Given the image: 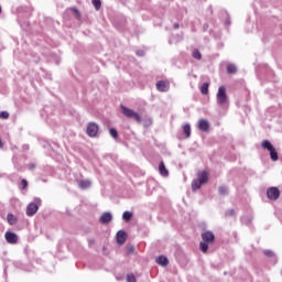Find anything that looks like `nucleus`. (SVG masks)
I'll list each match as a JSON object with an SVG mask.
<instances>
[{"label":"nucleus","mask_w":282,"mask_h":282,"mask_svg":"<svg viewBox=\"0 0 282 282\" xmlns=\"http://www.w3.org/2000/svg\"><path fill=\"white\" fill-rule=\"evenodd\" d=\"M159 173L162 177H169V170L166 169L164 161H161L159 164Z\"/></svg>","instance_id":"obj_13"},{"label":"nucleus","mask_w":282,"mask_h":282,"mask_svg":"<svg viewBox=\"0 0 282 282\" xmlns=\"http://www.w3.org/2000/svg\"><path fill=\"white\" fill-rule=\"evenodd\" d=\"M127 252L128 254H133V252H135V247L133 246L128 247Z\"/></svg>","instance_id":"obj_33"},{"label":"nucleus","mask_w":282,"mask_h":282,"mask_svg":"<svg viewBox=\"0 0 282 282\" xmlns=\"http://www.w3.org/2000/svg\"><path fill=\"white\" fill-rule=\"evenodd\" d=\"M193 58H196V61H202V53L199 52V50L195 48L193 51Z\"/></svg>","instance_id":"obj_24"},{"label":"nucleus","mask_w":282,"mask_h":282,"mask_svg":"<svg viewBox=\"0 0 282 282\" xmlns=\"http://www.w3.org/2000/svg\"><path fill=\"white\" fill-rule=\"evenodd\" d=\"M127 281L128 282H135L137 280H135V275H133V273H129L128 275H127Z\"/></svg>","instance_id":"obj_30"},{"label":"nucleus","mask_w":282,"mask_h":282,"mask_svg":"<svg viewBox=\"0 0 282 282\" xmlns=\"http://www.w3.org/2000/svg\"><path fill=\"white\" fill-rule=\"evenodd\" d=\"M78 186L79 188L85 191L86 188H89V186H91V182L89 180L79 181Z\"/></svg>","instance_id":"obj_16"},{"label":"nucleus","mask_w":282,"mask_h":282,"mask_svg":"<svg viewBox=\"0 0 282 282\" xmlns=\"http://www.w3.org/2000/svg\"><path fill=\"white\" fill-rule=\"evenodd\" d=\"M267 197L271 202H276V199L281 197V191L279 189V187H275V186L269 187L267 189Z\"/></svg>","instance_id":"obj_6"},{"label":"nucleus","mask_w":282,"mask_h":282,"mask_svg":"<svg viewBox=\"0 0 282 282\" xmlns=\"http://www.w3.org/2000/svg\"><path fill=\"white\" fill-rule=\"evenodd\" d=\"M97 134H98V123L96 122L88 123L87 135H89V138H96Z\"/></svg>","instance_id":"obj_7"},{"label":"nucleus","mask_w":282,"mask_h":282,"mask_svg":"<svg viewBox=\"0 0 282 282\" xmlns=\"http://www.w3.org/2000/svg\"><path fill=\"white\" fill-rule=\"evenodd\" d=\"M137 56H144V51H137Z\"/></svg>","instance_id":"obj_36"},{"label":"nucleus","mask_w":282,"mask_h":282,"mask_svg":"<svg viewBox=\"0 0 282 282\" xmlns=\"http://www.w3.org/2000/svg\"><path fill=\"white\" fill-rule=\"evenodd\" d=\"M198 129H199V131H203L206 133V131H208V129H210V124L208 123V121L206 119H200L198 121Z\"/></svg>","instance_id":"obj_11"},{"label":"nucleus","mask_w":282,"mask_h":282,"mask_svg":"<svg viewBox=\"0 0 282 282\" xmlns=\"http://www.w3.org/2000/svg\"><path fill=\"white\" fill-rule=\"evenodd\" d=\"M109 133L115 140L116 138H118V130H116L115 128H110Z\"/></svg>","instance_id":"obj_27"},{"label":"nucleus","mask_w":282,"mask_h":282,"mask_svg":"<svg viewBox=\"0 0 282 282\" xmlns=\"http://www.w3.org/2000/svg\"><path fill=\"white\" fill-rule=\"evenodd\" d=\"M91 2L95 7V10H98L102 6V2L100 0H91Z\"/></svg>","instance_id":"obj_26"},{"label":"nucleus","mask_w":282,"mask_h":282,"mask_svg":"<svg viewBox=\"0 0 282 282\" xmlns=\"http://www.w3.org/2000/svg\"><path fill=\"white\" fill-rule=\"evenodd\" d=\"M208 87H209V84L208 83H204L202 86H200V94H203V96H206L208 94Z\"/></svg>","instance_id":"obj_21"},{"label":"nucleus","mask_w":282,"mask_h":282,"mask_svg":"<svg viewBox=\"0 0 282 282\" xmlns=\"http://www.w3.org/2000/svg\"><path fill=\"white\" fill-rule=\"evenodd\" d=\"M132 218H133V213L131 212H124L122 214L123 221H131Z\"/></svg>","instance_id":"obj_19"},{"label":"nucleus","mask_w":282,"mask_h":282,"mask_svg":"<svg viewBox=\"0 0 282 282\" xmlns=\"http://www.w3.org/2000/svg\"><path fill=\"white\" fill-rule=\"evenodd\" d=\"M21 188H22V191H25V188H28V180H25V178H23L22 181H21Z\"/></svg>","instance_id":"obj_32"},{"label":"nucleus","mask_w":282,"mask_h":282,"mask_svg":"<svg viewBox=\"0 0 282 282\" xmlns=\"http://www.w3.org/2000/svg\"><path fill=\"white\" fill-rule=\"evenodd\" d=\"M174 30H180V24L178 23H174Z\"/></svg>","instance_id":"obj_37"},{"label":"nucleus","mask_w":282,"mask_h":282,"mask_svg":"<svg viewBox=\"0 0 282 282\" xmlns=\"http://www.w3.org/2000/svg\"><path fill=\"white\" fill-rule=\"evenodd\" d=\"M203 241L199 243L200 250L206 254L208 252V246L215 242V234L213 231H205L202 234Z\"/></svg>","instance_id":"obj_1"},{"label":"nucleus","mask_w":282,"mask_h":282,"mask_svg":"<svg viewBox=\"0 0 282 282\" xmlns=\"http://www.w3.org/2000/svg\"><path fill=\"white\" fill-rule=\"evenodd\" d=\"M0 118H2L3 120H8V118H10V113L8 111H2L0 112Z\"/></svg>","instance_id":"obj_29"},{"label":"nucleus","mask_w":282,"mask_h":282,"mask_svg":"<svg viewBox=\"0 0 282 282\" xmlns=\"http://www.w3.org/2000/svg\"><path fill=\"white\" fill-rule=\"evenodd\" d=\"M70 10L73 11L75 19H80V11H78V9L72 8Z\"/></svg>","instance_id":"obj_28"},{"label":"nucleus","mask_w":282,"mask_h":282,"mask_svg":"<svg viewBox=\"0 0 282 282\" xmlns=\"http://www.w3.org/2000/svg\"><path fill=\"white\" fill-rule=\"evenodd\" d=\"M263 254L265 257H269L270 259H274V251H272V250H269V249L263 250Z\"/></svg>","instance_id":"obj_25"},{"label":"nucleus","mask_w":282,"mask_h":282,"mask_svg":"<svg viewBox=\"0 0 282 282\" xmlns=\"http://www.w3.org/2000/svg\"><path fill=\"white\" fill-rule=\"evenodd\" d=\"M235 215H236L235 209H228V210L226 212V216H227V217H235Z\"/></svg>","instance_id":"obj_31"},{"label":"nucleus","mask_w":282,"mask_h":282,"mask_svg":"<svg viewBox=\"0 0 282 282\" xmlns=\"http://www.w3.org/2000/svg\"><path fill=\"white\" fill-rule=\"evenodd\" d=\"M227 72H228L229 74H237V66H235V64H229V65L227 66Z\"/></svg>","instance_id":"obj_23"},{"label":"nucleus","mask_w":282,"mask_h":282,"mask_svg":"<svg viewBox=\"0 0 282 282\" xmlns=\"http://www.w3.org/2000/svg\"><path fill=\"white\" fill-rule=\"evenodd\" d=\"M202 181H199L198 178L197 180H194L192 182V191H199V188H202Z\"/></svg>","instance_id":"obj_17"},{"label":"nucleus","mask_w":282,"mask_h":282,"mask_svg":"<svg viewBox=\"0 0 282 282\" xmlns=\"http://www.w3.org/2000/svg\"><path fill=\"white\" fill-rule=\"evenodd\" d=\"M116 241L119 246H124V242L127 241V231L119 230L116 235Z\"/></svg>","instance_id":"obj_9"},{"label":"nucleus","mask_w":282,"mask_h":282,"mask_svg":"<svg viewBox=\"0 0 282 282\" xmlns=\"http://www.w3.org/2000/svg\"><path fill=\"white\" fill-rule=\"evenodd\" d=\"M39 206H41V198H35L34 203H30L26 207L28 217H34L39 213Z\"/></svg>","instance_id":"obj_5"},{"label":"nucleus","mask_w":282,"mask_h":282,"mask_svg":"<svg viewBox=\"0 0 282 282\" xmlns=\"http://www.w3.org/2000/svg\"><path fill=\"white\" fill-rule=\"evenodd\" d=\"M200 183L206 184L208 182V172L203 171L197 178Z\"/></svg>","instance_id":"obj_15"},{"label":"nucleus","mask_w":282,"mask_h":282,"mask_svg":"<svg viewBox=\"0 0 282 282\" xmlns=\"http://www.w3.org/2000/svg\"><path fill=\"white\" fill-rule=\"evenodd\" d=\"M94 243H96V240H95V239H89V240H88V246H94Z\"/></svg>","instance_id":"obj_35"},{"label":"nucleus","mask_w":282,"mask_h":282,"mask_svg":"<svg viewBox=\"0 0 282 282\" xmlns=\"http://www.w3.org/2000/svg\"><path fill=\"white\" fill-rule=\"evenodd\" d=\"M4 239L7 241V243H18L19 241V236H17V234L12 232V231H7L4 234Z\"/></svg>","instance_id":"obj_8"},{"label":"nucleus","mask_w":282,"mask_h":282,"mask_svg":"<svg viewBox=\"0 0 282 282\" xmlns=\"http://www.w3.org/2000/svg\"><path fill=\"white\" fill-rule=\"evenodd\" d=\"M183 132L186 135V138H191V126L188 123L183 126Z\"/></svg>","instance_id":"obj_22"},{"label":"nucleus","mask_w":282,"mask_h":282,"mask_svg":"<svg viewBox=\"0 0 282 282\" xmlns=\"http://www.w3.org/2000/svg\"><path fill=\"white\" fill-rule=\"evenodd\" d=\"M113 219V215H111L110 212H105L100 218H99V221L100 224H110V221H112Z\"/></svg>","instance_id":"obj_10"},{"label":"nucleus","mask_w":282,"mask_h":282,"mask_svg":"<svg viewBox=\"0 0 282 282\" xmlns=\"http://www.w3.org/2000/svg\"><path fill=\"white\" fill-rule=\"evenodd\" d=\"M158 265H162V268H166L169 265V258L164 256H160L156 258Z\"/></svg>","instance_id":"obj_14"},{"label":"nucleus","mask_w":282,"mask_h":282,"mask_svg":"<svg viewBox=\"0 0 282 282\" xmlns=\"http://www.w3.org/2000/svg\"><path fill=\"white\" fill-rule=\"evenodd\" d=\"M29 169H30V171H34V170L36 169V164L31 163V164L29 165Z\"/></svg>","instance_id":"obj_34"},{"label":"nucleus","mask_w":282,"mask_h":282,"mask_svg":"<svg viewBox=\"0 0 282 282\" xmlns=\"http://www.w3.org/2000/svg\"><path fill=\"white\" fill-rule=\"evenodd\" d=\"M156 89L158 91H169L170 85L164 80H160L156 83Z\"/></svg>","instance_id":"obj_12"},{"label":"nucleus","mask_w":282,"mask_h":282,"mask_svg":"<svg viewBox=\"0 0 282 282\" xmlns=\"http://www.w3.org/2000/svg\"><path fill=\"white\" fill-rule=\"evenodd\" d=\"M7 221L10 226L17 225V218L14 217V214H8Z\"/></svg>","instance_id":"obj_18"},{"label":"nucleus","mask_w":282,"mask_h":282,"mask_svg":"<svg viewBox=\"0 0 282 282\" xmlns=\"http://www.w3.org/2000/svg\"><path fill=\"white\" fill-rule=\"evenodd\" d=\"M120 109L121 113H123L126 118H132L137 122H142V117L140 116V113L133 111L130 108L124 107L123 105L120 106Z\"/></svg>","instance_id":"obj_4"},{"label":"nucleus","mask_w":282,"mask_h":282,"mask_svg":"<svg viewBox=\"0 0 282 282\" xmlns=\"http://www.w3.org/2000/svg\"><path fill=\"white\" fill-rule=\"evenodd\" d=\"M216 98H217V105H219L220 107H226V105H228V94H226V87L220 86L218 88Z\"/></svg>","instance_id":"obj_3"},{"label":"nucleus","mask_w":282,"mask_h":282,"mask_svg":"<svg viewBox=\"0 0 282 282\" xmlns=\"http://www.w3.org/2000/svg\"><path fill=\"white\" fill-rule=\"evenodd\" d=\"M218 193L223 197H226V195H228V186H220V187H218Z\"/></svg>","instance_id":"obj_20"},{"label":"nucleus","mask_w":282,"mask_h":282,"mask_svg":"<svg viewBox=\"0 0 282 282\" xmlns=\"http://www.w3.org/2000/svg\"><path fill=\"white\" fill-rule=\"evenodd\" d=\"M261 148L264 149V151H269L272 162L279 161V152H276V149L274 148L272 142H270L269 140H263L261 142Z\"/></svg>","instance_id":"obj_2"}]
</instances>
